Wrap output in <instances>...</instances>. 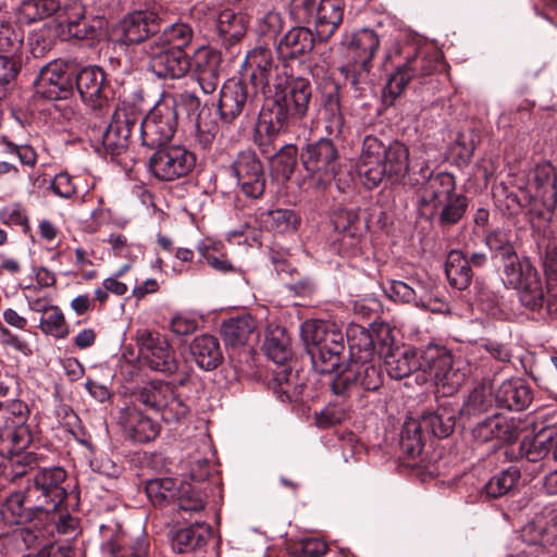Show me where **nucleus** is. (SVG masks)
I'll use <instances>...</instances> for the list:
<instances>
[{
	"instance_id": "obj_1",
	"label": "nucleus",
	"mask_w": 557,
	"mask_h": 557,
	"mask_svg": "<svg viewBox=\"0 0 557 557\" xmlns=\"http://www.w3.org/2000/svg\"><path fill=\"white\" fill-rule=\"evenodd\" d=\"M389 333L391 330L387 326L381 327L377 332V337L381 339L379 354L383 358L389 377L401 380L421 370L433 377L435 386L443 394H451L459 389L466 380V373L456 367L449 349L430 344L418 357L417 351L411 347L394 346Z\"/></svg>"
},
{
	"instance_id": "obj_2",
	"label": "nucleus",
	"mask_w": 557,
	"mask_h": 557,
	"mask_svg": "<svg viewBox=\"0 0 557 557\" xmlns=\"http://www.w3.org/2000/svg\"><path fill=\"white\" fill-rule=\"evenodd\" d=\"M485 244L502 258L505 283L518 290L521 305L541 319H557V296L545 292L540 273L530 259H519L511 232L496 228L486 235Z\"/></svg>"
},
{
	"instance_id": "obj_3",
	"label": "nucleus",
	"mask_w": 557,
	"mask_h": 557,
	"mask_svg": "<svg viewBox=\"0 0 557 557\" xmlns=\"http://www.w3.org/2000/svg\"><path fill=\"white\" fill-rule=\"evenodd\" d=\"M408 170L409 150L403 143L394 140L386 145L375 136L364 137L358 173L368 189L377 187L386 177L397 182Z\"/></svg>"
},
{
	"instance_id": "obj_4",
	"label": "nucleus",
	"mask_w": 557,
	"mask_h": 557,
	"mask_svg": "<svg viewBox=\"0 0 557 557\" xmlns=\"http://www.w3.org/2000/svg\"><path fill=\"white\" fill-rule=\"evenodd\" d=\"M300 335L315 372L332 374L343 367L344 334L333 324L307 320L301 324Z\"/></svg>"
},
{
	"instance_id": "obj_5",
	"label": "nucleus",
	"mask_w": 557,
	"mask_h": 557,
	"mask_svg": "<svg viewBox=\"0 0 557 557\" xmlns=\"http://www.w3.org/2000/svg\"><path fill=\"white\" fill-rule=\"evenodd\" d=\"M263 350L265 356L276 364L272 370L273 380L270 383L272 392L282 403L297 399L305 384L298 371L286 364L292 350L285 330L282 327L270 330L265 335Z\"/></svg>"
},
{
	"instance_id": "obj_6",
	"label": "nucleus",
	"mask_w": 557,
	"mask_h": 557,
	"mask_svg": "<svg viewBox=\"0 0 557 557\" xmlns=\"http://www.w3.org/2000/svg\"><path fill=\"white\" fill-rule=\"evenodd\" d=\"M140 114L129 107H116L109 123L89 125V137L98 153L111 157L124 153L131 144L134 132H138Z\"/></svg>"
},
{
	"instance_id": "obj_7",
	"label": "nucleus",
	"mask_w": 557,
	"mask_h": 557,
	"mask_svg": "<svg viewBox=\"0 0 557 557\" xmlns=\"http://www.w3.org/2000/svg\"><path fill=\"white\" fill-rule=\"evenodd\" d=\"M137 345L145 367L168 376L176 374L175 385L184 386L189 381V371L181 370L175 351L164 335L149 330L139 331Z\"/></svg>"
},
{
	"instance_id": "obj_8",
	"label": "nucleus",
	"mask_w": 557,
	"mask_h": 557,
	"mask_svg": "<svg viewBox=\"0 0 557 557\" xmlns=\"http://www.w3.org/2000/svg\"><path fill=\"white\" fill-rule=\"evenodd\" d=\"M297 117L287 108L284 96L276 100L268 98V102L261 108L253 133V143L261 153H270L277 136L287 133Z\"/></svg>"
},
{
	"instance_id": "obj_9",
	"label": "nucleus",
	"mask_w": 557,
	"mask_h": 557,
	"mask_svg": "<svg viewBox=\"0 0 557 557\" xmlns=\"http://www.w3.org/2000/svg\"><path fill=\"white\" fill-rule=\"evenodd\" d=\"M300 161L317 186L325 187L337 173L339 151L332 139L321 137L301 149Z\"/></svg>"
},
{
	"instance_id": "obj_10",
	"label": "nucleus",
	"mask_w": 557,
	"mask_h": 557,
	"mask_svg": "<svg viewBox=\"0 0 557 557\" xmlns=\"http://www.w3.org/2000/svg\"><path fill=\"white\" fill-rule=\"evenodd\" d=\"M436 67L437 62L434 58L421 52L408 53L401 62L396 64L395 71L384 86L383 102L386 106H393L411 81L432 74Z\"/></svg>"
},
{
	"instance_id": "obj_11",
	"label": "nucleus",
	"mask_w": 557,
	"mask_h": 557,
	"mask_svg": "<svg viewBox=\"0 0 557 557\" xmlns=\"http://www.w3.org/2000/svg\"><path fill=\"white\" fill-rule=\"evenodd\" d=\"M149 157L150 173L161 182L187 176L196 165V156L183 145H163Z\"/></svg>"
},
{
	"instance_id": "obj_12",
	"label": "nucleus",
	"mask_w": 557,
	"mask_h": 557,
	"mask_svg": "<svg viewBox=\"0 0 557 557\" xmlns=\"http://www.w3.org/2000/svg\"><path fill=\"white\" fill-rule=\"evenodd\" d=\"M178 126V113L172 103L158 102L145 117L140 116L138 133L143 146L157 148L166 145Z\"/></svg>"
},
{
	"instance_id": "obj_13",
	"label": "nucleus",
	"mask_w": 557,
	"mask_h": 557,
	"mask_svg": "<svg viewBox=\"0 0 557 557\" xmlns=\"http://www.w3.org/2000/svg\"><path fill=\"white\" fill-rule=\"evenodd\" d=\"M258 92L248 83L231 78L221 90L218 111L223 123H233L242 113H255Z\"/></svg>"
},
{
	"instance_id": "obj_14",
	"label": "nucleus",
	"mask_w": 557,
	"mask_h": 557,
	"mask_svg": "<svg viewBox=\"0 0 557 557\" xmlns=\"http://www.w3.org/2000/svg\"><path fill=\"white\" fill-rule=\"evenodd\" d=\"M143 51L148 58L149 70L159 78L178 79L190 70V60L185 50L172 49L149 39L143 46Z\"/></svg>"
},
{
	"instance_id": "obj_15",
	"label": "nucleus",
	"mask_w": 557,
	"mask_h": 557,
	"mask_svg": "<svg viewBox=\"0 0 557 557\" xmlns=\"http://www.w3.org/2000/svg\"><path fill=\"white\" fill-rule=\"evenodd\" d=\"M72 92L78 91L82 100L92 111L101 113L108 106V85L104 71L99 66L77 67L72 64Z\"/></svg>"
},
{
	"instance_id": "obj_16",
	"label": "nucleus",
	"mask_w": 557,
	"mask_h": 557,
	"mask_svg": "<svg viewBox=\"0 0 557 557\" xmlns=\"http://www.w3.org/2000/svg\"><path fill=\"white\" fill-rule=\"evenodd\" d=\"M33 433L26 420L16 423L15 420H4V424L0 426V456L12 459L16 457L15 462L23 468H33L36 462L32 453L22 451L32 443ZM26 470L16 471V475L25 474Z\"/></svg>"
},
{
	"instance_id": "obj_17",
	"label": "nucleus",
	"mask_w": 557,
	"mask_h": 557,
	"mask_svg": "<svg viewBox=\"0 0 557 557\" xmlns=\"http://www.w3.org/2000/svg\"><path fill=\"white\" fill-rule=\"evenodd\" d=\"M230 170L246 197L258 199L264 194L267 176L263 164L255 151H240Z\"/></svg>"
},
{
	"instance_id": "obj_18",
	"label": "nucleus",
	"mask_w": 557,
	"mask_h": 557,
	"mask_svg": "<svg viewBox=\"0 0 557 557\" xmlns=\"http://www.w3.org/2000/svg\"><path fill=\"white\" fill-rule=\"evenodd\" d=\"M72 64L51 62L44 66L34 81L35 95L54 101L72 95Z\"/></svg>"
},
{
	"instance_id": "obj_19",
	"label": "nucleus",
	"mask_w": 557,
	"mask_h": 557,
	"mask_svg": "<svg viewBox=\"0 0 557 557\" xmlns=\"http://www.w3.org/2000/svg\"><path fill=\"white\" fill-rule=\"evenodd\" d=\"M245 64L251 70L249 84L263 96L271 95L272 89L278 88L280 82L285 77L280 75L278 65L274 63L271 50L264 47L250 50Z\"/></svg>"
},
{
	"instance_id": "obj_20",
	"label": "nucleus",
	"mask_w": 557,
	"mask_h": 557,
	"mask_svg": "<svg viewBox=\"0 0 557 557\" xmlns=\"http://www.w3.org/2000/svg\"><path fill=\"white\" fill-rule=\"evenodd\" d=\"M174 386H176L175 381L171 384L161 380H152L140 389L138 401L146 409L161 413L163 417L170 413L173 416L172 418H183L186 414V407L174 395Z\"/></svg>"
},
{
	"instance_id": "obj_21",
	"label": "nucleus",
	"mask_w": 557,
	"mask_h": 557,
	"mask_svg": "<svg viewBox=\"0 0 557 557\" xmlns=\"http://www.w3.org/2000/svg\"><path fill=\"white\" fill-rule=\"evenodd\" d=\"M389 405L391 403L380 397L369 399L366 396L358 400H351L346 396L334 395V398L327 403L319 416L315 412V418H346L355 414L379 417L388 413Z\"/></svg>"
},
{
	"instance_id": "obj_22",
	"label": "nucleus",
	"mask_w": 557,
	"mask_h": 557,
	"mask_svg": "<svg viewBox=\"0 0 557 557\" xmlns=\"http://www.w3.org/2000/svg\"><path fill=\"white\" fill-rule=\"evenodd\" d=\"M456 193L455 176L447 172L430 173L419 189L418 210L422 218L432 214L443 201Z\"/></svg>"
},
{
	"instance_id": "obj_23",
	"label": "nucleus",
	"mask_w": 557,
	"mask_h": 557,
	"mask_svg": "<svg viewBox=\"0 0 557 557\" xmlns=\"http://www.w3.org/2000/svg\"><path fill=\"white\" fill-rule=\"evenodd\" d=\"M196 468L190 471V476L195 483H182L178 486L174 504L183 513H199L205 510L207 502V493L196 483H200L210 475V462L201 459L197 462Z\"/></svg>"
},
{
	"instance_id": "obj_24",
	"label": "nucleus",
	"mask_w": 557,
	"mask_h": 557,
	"mask_svg": "<svg viewBox=\"0 0 557 557\" xmlns=\"http://www.w3.org/2000/svg\"><path fill=\"white\" fill-rule=\"evenodd\" d=\"M190 60V70L205 94H212L220 84L221 53L210 47L198 48Z\"/></svg>"
},
{
	"instance_id": "obj_25",
	"label": "nucleus",
	"mask_w": 557,
	"mask_h": 557,
	"mask_svg": "<svg viewBox=\"0 0 557 557\" xmlns=\"http://www.w3.org/2000/svg\"><path fill=\"white\" fill-rule=\"evenodd\" d=\"M160 18L153 12L136 11L125 16L119 25L121 40L125 45L147 44L157 36Z\"/></svg>"
},
{
	"instance_id": "obj_26",
	"label": "nucleus",
	"mask_w": 557,
	"mask_h": 557,
	"mask_svg": "<svg viewBox=\"0 0 557 557\" xmlns=\"http://www.w3.org/2000/svg\"><path fill=\"white\" fill-rule=\"evenodd\" d=\"M380 37L371 28H361L351 34H346L342 45L346 48V57L358 64L363 71H370L371 61L380 48Z\"/></svg>"
},
{
	"instance_id": "obj_27",
	"label": "nucleus",
	"mask_w": 557,
	"mask_h": 557,
	"mask_svg": "<svg viewBox=\"0 0 557 557\" xmlns=\"http://www.w3.org/2000/svg\"><path fill=\"white\" fill-rule=\"evenodd\" d=\"M278 88H273L271 95H264L267 98L276 100L278 96H284L287 108L292 113L302 119L309 109L312 95V87L308 79L302 77L289 78L285 76Z\"/></svg>"
},
{
	"instance_id": "obj_28",
	"label": "nucleus",
	"mask_w": 557,
	"mask_h": 557,
	"mask_svg": "<svg viewBox=\"0 0 557 557\" xmlns=\"http://www.w3.org/2000/svg\"><path fill=\"white\" fill-rule=\"evenodd\" d=\"M315 37L307 26L292 27L277 42L276 51L283 61L300 59L314 48Z\"/></svg>"
},
{
	"instance_id": "obj_29",
	"label": "nucleus",
	"mask_w": 557,
	"mask_h": 557,
	"mask_svg": "<svg viewBox=\"0 0 557 557\" xmlns=\"http://www.w3.org/2000/svg\"><path fill=\"white\" fill-rule=\"evenodd\" d=\"M221 334L225 345L239 347L258 338L257 321L250 314H239L224 320Z\"/></svg>"
},
{
	"instance_id": "obj_30",
	"label": "nucleus",
	"mask_w": 557,
	"mask_h": 557,
	"mask_svg": "<svg viewBox=\"0 0 557 557\" xmlns=\"http://www.w3.org/2000/svg\"><path fill=\"white\" fill-rule=\"evenodd\" d=\"M344 0H320L313 25L320 40L326 41L343 22Z\"/></svg>"
},
{
	"instance_id": "obj_31",
	"label": "nucleus",
	"mask_w": 557,
	"mask_h": 557,
	"mask_svg": "<svg viewBox=\"0 0 557 557\" xmlns=\"http://www.w3.org/2000/svg\"><path fill=\"white\" fill-rule=\"evenodd\" d=\"M531 389L521 380L503 382L495 394L497 406L510 411H522L531 404Z\"/></svg>"
},
{
	"instance_id": "obj_32",
	"label": "nucleus",
	"mask_w": 557,
	"mask_h": 557,
	"mask_svg": "<svg viewBox=\"0 0 557 557\" xmlns=\"http://www.w3.org/2000/svg\"><path fill=\"white\" fill-rule=\"evenodd\" d=\"M210 537V527L206 523L195 522L187 528L173 531L170 535L172 549L185 554L201 549Z\"/></svg>"
},
{
	"instance_id": "obj_33",
	"label": "nucleus",
	"mask_w": 557,
	"mask_h": 557,
	"mask_svg": "<svg viewBox=\"0 0 557 557\" xmlns=\"http://www.w3.org/2000/svg\"><path fill=\"white\" fill-rule=\"evenodd\" d=\"M218 39L225 48H231L245 36L247 24L245 16L226 9L219 13L214 21Z\"/></svg>"
},
{
	"instance_id": "obj_34",
	"label": "nucleus",
	"mask_w": 557,
	"mask_h": 557,
	"mask_svg": "<svg viewBox=\"0 0 557 557\" xmlns=\"http://www.w3.org/2000/svg\"><path fill=\"white\" fill-rule=\"evenodd\" d=\"M517 420H481L471 429L474 440L479 442H488L497 438L505 443H511L517 440L519 426Z\"/></svg>"
},
{
	"instance_id": "obj_35",
	"label": "nucleus",
	"mask_w": 557,
	"mask_h": 557,
	"mask_svg": "<svg viewBox=\"0 0 557 557\" xmlns=\"http://www.w3.org/2000/svg\"><path fill=\"white\" fill-rule=\"evenodd\" d=\"M189 350L197 366L206 371L216 369L223 360L220 343L212 335L203 334L195 337Z\"/></svg>"
},
{
	"instance_id": "obj_36",
	"label": "nucleus",
	"mask_w": 557,
	"mask_h": 557,
	"mask_svg": "<svg viewBox=\"0 0 557 557\" xmlns=\"http://www.w3.org/2000/svg\"><path fill=\"white\" fill-rule=\"evenodd\" d=\"M349 363L366 362L373 360L375 352H379L381 339L363 327H352L348 335Z\"/></svg>"
},
{
	"instance_id": "obj_37",
	"label": "nucleus",
	"mask_w": 557,
	"mask_h": 557,
	"mask_svg": "<svg viewBox=\"0 0 557 557\" xmlns=\"http://www.w3.org/2000/svg\"><path fill=\"white\" fill-rule=\"evenodd\" d=\"M556 435L557 431L548 426L541 428L532 436L525 435L519 445L518 457L531 462L543 459L550 450L554 451L553 443Z\"/></svg>"
},
{
	"instance_id": "obj_38",
	"label": "nucleus",
	"mask_w": 557,
	"mask_h": 557,
	"mask_svg": "<svg viewBox=\"0 0 557 557\" xmlns=\"http://www.w3.org/2000/svg\"><path fill=\"white\" fill-rule=\"evenodd\" d=\"M468 207L469 200L467 196L455 193L435 208L432 218L424 219L436 223L441 228H447L458 224L463 219Z\"/></svg>"
},
{
	"instance_id": "obj_39",
	"label": "nucleus",
	"mask_w": 557,
	"mask_h": 557,
	"mask_svg": "<svg viewBox=\"0 0 557 557\" xmlns=\"http://www.w3.org/2000/svg\"><path fill=\"white\" fill-rule=\"evenodd\" d=\"M521 479V471L516 465L495 473L482 487L481 497L496 499L513 492Z\"/></svg>"
},
{
	"instance_id": "obj_40",
	"label": "nucleus",
	"mask_w": 557,
	"mask_h": 557,
	"mask_svg": "<svg viewBox=\"0 0 557 557\" xmlns=\"http://www.w3.org/2000/svg\"><path fill=\"white\" fill-rule=\"evenodd\" d=\"M322 108L326 133L333 137H341L344 132L345 119L337 85H333L330 90L322 94Z\"/></svg>"
},
{
	"instance_id": "obj_41",
	"label": "nucleus",
	"mask_w": 557,
	"mask_h": 557,
	"mask_svg": "<svg viewBox=\"0 0 557 557\" xmlns=\"http://www.w3.org/2000/svg\"><path fill=\"white\" fill-rule=\"evenodd\" d=\"M33 478L39 485L38 487L49 496L52 509H57L66 497V491L62 486L66 479V472L60 467L44 468L37 471Z\"/></svg>"
},
{
	"instance_id": "obj_42",
	"label": "nucleus",
	"mask_w": 557,
	"mask_h": 557,
	"mask_svg": "<svg viewBox=\"0 0 557 557\" xmlns=\"http://www.w3.org/2000/svg\"><path fill=\"white\" fill-rule=\"evenodd\" d=\"M273 149L270 153H262L270 159V164L273 174L283 181H288L293 175L297 165L298 149L293 144L281 146L278 149L275 147V141L270 148Z\"/></svg>"
},
{
	"instance_id": "obj_43",
	"label": "nucleus",
	"mask_w": 557,
	"mask_h": 557,
	"mask_svg": "<svg viewBox=\"0 0 557 557\" xmlns=\"http://www.w3.org/2000/svg\"><path fill=\"white\" fill-rule=\"evenodd\" d=\"M445 273L449 284L459 289H466L472 281V270L469 260L460 250H450L445 263Z\"/></svg>"
},
{
	"instance_id": "obj_44",
	"label": "nucleus",
	"mask_w": 557,
	"mask_h": 557,
	"mask_svg": "<svg viewBox=\"0 0 557 557\" xmlns=\"http://www.w3.org/2000/svg\"><path fill=\"white\" fill-rule=\"evenodd\" d=\"M413 306L431 312H444L447 304L434 292V284L429 280L411 277Z\"/></svg>"
},
{
	"instance_id": "obj_45",
	"label": "nucleus",
	"mask_w": 557,
	"mask_h": 557,
	"mask_svg": "<svg viewBox=\"0 0 557 557\" xmlns=\"http://www.w3.org/2000/svg\"><path fill=\"white\" fill-rule=\"evenodd\" d=\"M529 185L535 189L536 197L557 198V170L549 162L536 164L530 173Z\"/></svg>"
},
{
	"instance_id": "obj_46",
	"label": "nucleus",
	"mask_w": 557,
	"mask_h": 557,
	"mask_svg": "<svg viewBox=\"0 0 557 557\" xmlns=\"http://www.w3.org/2000/svg\"><path fill=\"white\" fill-rule=\"evenodd\" d=\"M424 429L422 420H405L399 445L409 458L420 456L424 446Z\"/></svg>"
},
{
	"instance_id": "obj_47",
	"label": "nucleus",
	"mask_w": 557,
	"mask_h": 557,
	"mask_svg": "<svg viewBox=\"0 0 557 557\" xmlns=\"http://www.w3.org/2000/svg\"><path fill=\"white\" fill-rule=\"evenodd\" d=\"M556 206V197L534 196V199L530 202V209L528 211V220L534 233H539L541 230H545L549 226Z\"/></svg>"
},
{
	"instance_id": "obj_48",
	"label": "nucleus",
	"mask_w": 557,
	"mask_h": 557,
	"mask_svg": "<svg viewBox=\"0 0 557 557\" xmlns=\"http://www.w3.org/2000/svg\"><path fill=\"white\" fill-rule=\"evenodd\" d=\"M194 37V30L187 23L178 22L164 27L161 33H157V36L151 37V40H156L163 46L171 47L172 49L185 50V48L191 42Z\"/></svg>"
},
{
	"instance_id": "obj_49",
	"label": "nucleus",
	"mask_w": 557,
	"mask_h": 557,
	"mask_svg": "<svg viewBox=\"0 0 557 557\" xmlns=\"http://www.w3.org/2000/svg\"><path fill=\"white\" fill-rule=\"evenodd\" d=\"M178 486L172 478H156L146 482L145 491L154 506L174 504Z\"/></svg>"
},
{
	"instance_id": "obj_50",
	"label": "nucleus",
	"mask_w": 557,
	"mask_h": 557,
	"mask_svg": "<svg viewBox=\"0 0 557 557\" xmlns=\"http://www.w3.org/2000/svg\"><path fill=\"white\" fill-rule=\"evenodd\" d=\"M1 519L9 524H26L33 522L37 516L28 510L26 503L18 492L12 493L0 507Z\"/></svg>"
},
{
	"instance_id": "obj_51",
	"label": "nucleus",
	"mask_w": 557,
	"mask_h": 557,
	"mask_svg": "<svg viewBox=\"0 0 557 557\" xmlns=\"http://www.w3.org/2000/svg\"><path fill=\"white\" fill-rule=\"evenodd\" d=\"M521 536L530 545H550L557 537V527H549L544 518H536L522 528Z\"/></svg>"
},
{
	"instance_id": "obj_52",
	"label": "nucleus",
	"mask_w": 557,
	"mask_h": 557,
	"mask_svg": "<svg viewBox=\"0 0 557 557\" xmlns=\"http://www.w3.org/2000/svg\"><path fill=\"white\" fill-rule=\"evenodd\" d=\"M333 224L342 235L339 238L342 245L354 247L359 243V215L356 210L349 209L338 212L333 220Z\"/></svg>"
},
{
	"instance_id": "obj_53",
	"label": "nucleus",
	"mask_w": 557,
	"mask_h": 557,
	"mask_svg": "<svg viewBox=\"0 0 557 557\" xmlns=\"http://www.w3.org/2000/svg\"><path fill=\"white\" fill-rule=\"evenodd\" d=\"M300 215L290 209H275L262 214L264 226L276 233L294 232L300 225Z\"/></svg>"
},
{
	"instance_id": "obj_54",
	"label": "nucleus",
	"mask_w": 557,
	"mask_h": 557,
	"mask_svg": "<svg viewBox=\"0 0 557 557\" xmlns=\"http://www.w3.org/2000/svg\"><path fill=\"white\" fill-rule=\"evenodd\" d=\"M125 436L133 442L145 443L154 440L161 430L158 420H120Z\"/></svg>"
},
{
	"instance_id": "obj_55",
	"label": "nucleus",
	"mask_w": 557,
	"mask_h": 557,
	"mask_svg": "<svg viewBox=\"0 0 557 557\" xmlns=\"http://www.w3.org/2000/svg\"><path fill=\"white\" fill-rule=\"evenodd\" d=\"M28 484L21 491H17L23 500L26 503L28 510H32L37 517L46 516L49 511H53L52 502L49 496L36 484L35 479L27 480Z\"/></svg>"
},
{
	"instance_id": "obj_56",
	"label": "nucleus",
	"mask_w": 557,
	"mask_h": 557,
	"mask_svg": "<svg viewBox=\"0 0 557 557\" xmlns=\"http://www.w3.org/2000/svg\"><path fill=\"white\" fill-rule=\"evenodd\" d=\"M492 393L484 386L474 387L460 407L459 414L472 417L487 414L493 408Z\"/></svg>"
},
{
	"instance_id": "obj_57",
	"label": "nucleus",
	"mask_w": 557,
	"mask_h": 557,
	"mask_svg": "<svg viewBox=\"0 0 557 557\" xmlns=\"http://www.w3.org/2000/svg\"><path fill=\"white\" fill-rule=\"evenodd\" d=\"M39 329L42 333L55 339H63L70 333V326L65 317L57 306H51V308H48V311H45V314H41Z\"/></svg>"
},
{
	"instance_id": "obj_58",
	"label": "nucleus",
	"mask_w": 557,
	"mask_h": 557,
	"mask_svg": "<svg viewBox=\"0 0 557 557\" xmlns=\"http://www.w3.org/2000/svg\"><path fill=\"white\" fill-rule=\"evenodd\" d=\"M348 364L351 369V372L354 371V379L358 387H362L364 391H375L381 386V371L373 363V360Z\"/></svg>"
},
{
	"instance_id": "obj_59",
	"label": "nucleus",
	"mask_w": 557,
	"mask_h": 557,
	"mask_svg": "<svg viewBox=\"0 0 557 557\" xmlns=\"http://www.w3.org/2000/svg\"><path fill=\"white\" fill-rule=\"evenodd\" d=\"M59 9L55 0H24L20 7L21 17L33 23L52 15Z\"/></svg>"
},
{
	"instance_id": "obj_60",
	"label": "nucleus",
	"mask_w": 557,
	"mask_h": 557,
	"mask_svg": "<svg viewBox=\"0 0 557 557\" xmlns=\"http://www.w3.org/2000/svg\"><path fill=\"white\" fill-rule=\"evenodd\" d=\"M127 539L125 536L109 541L106 546L112 557H147L149 553V543L145 537H138L134 544L125 548Z\"/></svg>"
},
{
	"instance_id": "obj_61",
	"label": "nucleus",
	"mask_w": 557,
	"mask_h": 557,
	"mask_svg": "<svg viewBox=\"0 0 557 557\" xmlns=\"http://www.w3.org/2000/svg\"><path fill=\"white\" fill-rule=\"evenodd\" d=\"M220 132L219 124L210 112H199L196 120V141L203 148H210Z\"/></svg>"
},
{
	"instance_id": "obj_62",
	"label": "nucleus",
	"mask_w": 557,
	"mask_h": 557,
	"mask_svg": "<svg viewBox=\"0 0 557 557\" xmlns=\"http://www.w3.org/2000/svg\"><path fill=\"white\" fill-rule=\"evenodd\" d=\"M335 373V376L330 383L333 395H342L347 398H351L352 395L359 396L358 385L354 379V371L351 372L349 364L344 369L341 368Z\"/></svg>"
},
{
	"instance_id": "obj_63",
	"label": "nucleus",
	"mask_w": 557,
	"mask_h": 557,
	"mask_svg": "<svg viewBox=\"0 0 557 557\" xmlns=\"http://www.w3.org/2000/svg\"><path fill=\"white\" fill-rule=\"evenodd\" d=\"M22 42L21 35L10 24L0 21V54L16 58Z\"/></svg>"
},
{
	"instance_id": "obj_64",
	"label": "nucleus",
	"mask_w": 557,
	"mask_h": 557,
	"mask_svg": "<svg viewBox=\"0 0 557 557\" xmlns=\"http://www.w3.org/2000/svg\"><path fill=\"white\" fill-rule=\"evenodd\" d=\"M329 550L326 542L309 537L300 541L299 544L292 548V555L294 557H322Z\"/></svg>"
}]
</instances>
